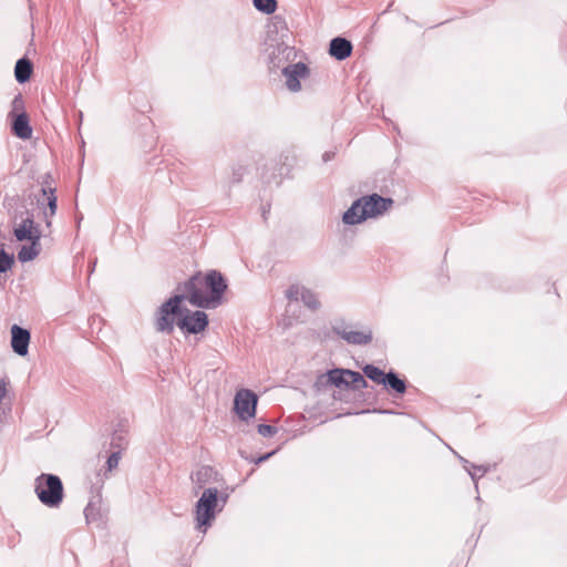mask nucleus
<instances>
[{"instance_id": "1", "label": "nucleus", "mask_w": 567, "mask_h": 567, "mask_svg": "<svg viewBox=\"0 0 567 567\" xmlns=\"http://www.w3.org/2000/svg\"><path fill=\"white\" fill-rule=\"evenodd\" d=\"M226 289V280L217 270H210L205 276L196 274L177 287L193 306L203 309H214L221 305Z\"/></svg>"}, {"instance_id": "2", "label": "nucleus", "mask_w": 567, "mask_h": 567, "mask_svg": "<svg viewBox=\"0 0 567 567\" xmlns=\"http://www.w3.org/2000/svg\"><path fill=\"white\" fill-rule=\"evenodd\" d=\"M393 204L391 198H384L378 194L362 196L354 200L348 208L342 220L347 225H357L368 218H374L384 214Z\"/></svg>"}, {"instance_id": "3", "label": "nucleus", "mask_w": 567, "mask_h": 567, "mask_svg": "<svg viewBox=\"0 0 567 567\" xmlns=\"http://www.w3.org/2000/svg\"><path fill=\"white\" fill-rule=\"evenodd\" d=\"M228 495H219L216 487L205 488L195 505L196 528L206 532L216 518V512L221 511L227 503Z\"/></svg>"}, {"instance_id": "4", "label": "nucleus", "mask_w": 567, "mask_h": 567, "mask_svg": "<svg viewBox=\"0 0 567 567\" xmlns=\"http://www.w3.org/2000/svg\"><path fill=\"white\" fill-rule=\"evenodd\" d=\"M34 492L39 501L50 508L59 507L64 497L62 481L54 474L39 475L34 481Z\"/></svg>"}, {"instance_id": "5", "label": "nucleus", "mask_w": 567, "mask_h": 567, "mask_svg": "<svg viewBox=\"0 0 567 567\" xmlns=\"http://www.w3.org/2000/svg\"><path fill=\"white\" fill-rule=\"evenodd\" d=\"M184 300H187L186 295L179 291V293L171 297L158 308L155 317V329L157 332L167 334L173 332L175 319L182 318L184 312L181 307Z\"/></svg>"}, {"instance_id": "6", "label": "nucleus", "mask_w": 567, "mask_h": 567, "mask_svg": "<svg viewBox=\"0 0 567 567\" xmlns=\"http://www.w3.org/2000/svg\"><path fill=\"white\" fill-rule=\"evenodd\" d=\"M12 233L18 241L42 237L40 226L34 221V213L25 207L18 208L11 216Z\"/></svg>"}, {"instance_id": "7", "label": "nucleus", "mask_w": 567, "mask_h": 567, "mask_svg": "<svg viewBox=\"0 0 567 567\" xmlns=\"http://www.w3.org/2000/svg\"><path fill=\"white\" fill-rule=\"evenodd\" d=\"M317 384L334 385L337 388H352L360 390L368 386L364 377L352 370L332 369L318 378Z\"/></svg>"}, {"instance_id": "8", "label": "nucleus", "mask_w": 567, "mask_h": 567, "mask_svg": "<svg viewBox=\"0 0 567 567\" xmlns=\"http://www.w3.org/2000/svg\"><path fill=\"white\" fill-rule=\"evenodd\" d=\"M265 52L271 71H282L284 66L292 64L297 58V51L289 42H279L278 44L266 42Z\"/></svg>"}, {"instance_id": "9", "label": "nucleus", "mask_w": 567, "mask_h": 567, "mask_svg": "<svg viewBox=\"0 0 567 567\" xmlns=\"http://www.w3.org/2000/svg\"><path fill=\"white\" fill-rule=\"evenodd\" d=\"M258 398L248 389L239 390L234 400V409L238 416L247 421L255 416Z\"/></svg>"}, {"instance_id": "10", "label": "nucleus", "mask_w": 567, "mask_h": 567, "mask_svg": "<svg viewBox=\"0 0 567 567\" xmlns=\"http://www.w3.org/2000/svg\"><path fill=\"white\" fill-rule=\"evenodd\" d=\"M182 318L178 319L177 326L185 332L196 334L206 329L208 326V317L204 311H189L183 309Z\"/></svg>"}, {"instance_id": "11", "label": "nucleus", "mask_w": 567, "mask_h": 567, "mask_svg": "<svg viewBox=\"0 0 567 567\" xmlns=\"http://www.w3.org/2000/svg\"><path fill=\"white\" fill-rule=\"evenodd\" d=\"M286 297L290 301H301L311 311L320 309L321 303L318 295L309 288L299 285H292L286 290Z\"/></svg>"}, {"instance_id": "12", "label": "nucleus", "mask_w": 567, "mask_h": 567, "mask_svg": "<svg viewBox=\"0 0 567 567\" xmlns=\"http://www.w3.org/2000/svg\"><path fill=\"white\" fill-rule=\"evenodd\" d=\"M286 79V86L290 92H299L301 90L300 80L309 76V68L302 63L297 62L287 64L281 71Z\"/></svg>"}, {"instance_id": "13", "label": "nucleus", "mask_w": 567, "mask_h": 567, "mask_svg": "<svg viewBox=\"0 0 567 567\" xmlns=\"http://www.w3.org/2000/svg\"><path fill=\"white\" fill-rule=\"evenodd\" d=\"M289 38L290 31L286 19L279 14L274 16L267 24L265 43L271 42L278 44L279 42H288Z\"/></svg>"}, {"instance_id": "14", "label": "nucleus", "mask_w": 567, "mask_h": 567, "mask_svg": "<svg viewBox=\"0 0 567 567\" xmlns=\"http://www.w3.org/2000/svg\"><path fill=\"white\" fill-rule=\"evenodd\" d=\"M333 331L350 344L364 346L372 341V330H349L347 327H333Z\"/></svg>"}, {"instance_id": "15", "label": "nucleus", "mask_w": 567, "mask_h": 567, "mask_svg": "<svg viewBox=\"0 0 567 567\" xmlns=\"http://www.w3.org/2000/svg\"><path fill=\"white\" fill-rule=\"evenodd\" d=\"M30 338V332L27 329L19 327L18 324L12 326L11 347L17 354L21 357L28 354Z\"/></svg>"}, {"instance_id": "16", "label": "nucleus", "mask_w": 567, "mask_h": 567, "mask_svg": "<svg viewBox=\"0 0 567 567\" xmlns=\"http://www.w3.org/2000/svg\"><path fill=\"white\" fill-rule=\"evenodd\" d=\"M54 188L48 186H43L41 188V198L39 197L37 200L39 204L43 205V202H47L48 210H43L45 224L48 227L51 226V217L55 215L58 209V198L54 194Z\"/></svg>"}, {"instance_id": "17", "label": "nucleus", "mask_w": 567, "mask_h": 567, "mask_svg": "<svg viewBox=\"0 0 567 567\" xmlns=\"http://www.w3.org/2000/svg\"><path fill=\"white\" fill-rule=\"evenodd\" d=\"M352 43L346 38L337 37L330 41L329 54L336 60L343 61L352 53Z\"/></svg>"}, {"instance_id": "18", "label": "nucleus", "mask_w": 567, "mask_h": 567, "mask_svg": "<svg viewBox=\"0 0 567 567\" xmlns=\"http://www.w3.org/2000/svg\"><path fill=\"white\" fill-rule=\"evenodd\" d=\"M12 133L22 140H28L32 135V127L29 122V116L25 112L19 113L13 117H10Z\"/></svg>"}, {"instance_id": "19", "label": "nucleus", "mask_w": 567, "mask_h": 567, "mask_svg": "<svg viewBox=\"0 0 567 567\" xmlns=\"http://www.w3.org/2000/svg\"><path fill=\"white\" fill-rule=\"evenodd\" d=\"M217 472L208 465L200 466L195 473L192 474L190 478L194 483V492L198 493V489L204 488L208 483L216 481Z\"/></svg>"}, {"instance_id": "20", "label": "nucleus", "mask_w": 567, "mask_h": 567, "mask_svg": "<svg viewBox=\"0 0 567 567\" xmlns=\"http://www.w3.org/2000/svg\"><path fill=\"white\" fill-rule=\"evenodd\" d=\"M86 524L102 523L101 495L93 496L84 508Z\"/></svg>"}, {"instance_id": "21", "label": "nucleus", "mask_w": 567, "mask_h": 567, "mask_svg": "<svg viewBox=\"0 0 567 567\" xmlns=\"http://www.w3.org/2000/svg\"><path fill=\"white\" fill-rule=\"evenodd\" d=\"M40 240L41 238L27 239L25 241H29L30 245H23L20 248L18 251V259L21 262H28L35 259L41 251Z\"/></svg>"}, {"instance_id": "22", "label": "nucleus", "mask_w": 567, "mask_h": 567, "mask_svg": "<svg viewBox=\"0 0 567 567\" xmlns=\"http://www.w3.org/2000/svg\"><path fill=\"white\" fill-rule=\"evenodd\" d=\"M33 72V64L28 58H21L16 62L14 76L17 82L23 84L28 82Z\"/></svg>"}, {"instance_id": "23", "label": "nucleus", "mask_w": 567, "mask_h": 567, "mask_svg": "<svg viewBox=\"0 0 567 567\" xmlns=\"http://www.w3.org/2000/svg\"><path fill=\"white\" fill-rule=\"evenodd\" d=\"M383 385L388 389L393 390L399 394H403L406 391V383L403 379L399 378V375L394 371H389L386 373Z\"/></svg>"}, {"instance_id": "24", "label": "nucleus", "mask_w": 567, "mask_h": 567, "mask_svg": "<svg viewBox=\"0 0 567 567\" xmlns=\"http://www.w3.org/2000/svg\"><path fill=\"white\" fill-rule=\"evenodd\" d=\"M363 373L364 375L370 379L371 381L378 383V384H382L383 385V382L385 380V377H386V373L383 372L381 369H379L378 367L373 365V364H367L363 367Z\"/></svg>"}, {"instance_id": "25", "label": "nucleus", "mask_w": 567, "mask_h": 567, "mask_svg": "<svg viewBox=\"0 0 567 567\" xmlns=\"http://www.w3.org/2000/svg\"><path fill=\"white\" fill-rule=\"evenodd\" d=\"M254 7L266 14H272L278 7L276 0H252Z\"/></svg>"}, {"instance_id": "26", "label": "nucleus", "mask_w": 567, "mask_h": 567, "mask_svg": "<svg viewBox=\"0 0 567 567\" xmlns=\"http://www.w3.org/2000/svg\"><path fill=\"white\" fill-rule=\"evenodd\" d=\"M120 458H121V452L120 451H116V452H113L109 457H107V461H106V470L104 471L103 473V478L101 480V483H103L104 478H107L109 477V473L112 472L114 468H116L118 466V462H120Z\"/></svg>"}, {"instance_id": "27", "label": "nucleus", "mask_w": 567, "mask_h": 567, "mask_svg": "<svg viewBox=\"0 0 567 567\" xmlns=\"http://www.w3.org/2000/svg\"><path fill=\"white\" fill-rule=\"evenodd\" d=\"M14 264L13 255L6 252L3 249H0V272H6L11 269Z\"/></svg>"}, {"instance_id": "28", "label": "nucleus", "mask_w": 567, "mask_h": 567, "mask_svg": "<svg viewBox=\"0 0 567 567\" xmlns=\"http://www.w3.org/2000/svg\"><path fill=\"white\" fill-rule=\"evenodd\" d=\"M25 112L24 111V101L21 94H18L13 97L11 102V111L9 113V117H13L14 115H18L19 113Z\"/></svg>"}, {"instance_id": "29", "label": "nucleus", "mask_w": 567, "mask_h": 567, "mask_svg": "<svg viewBox=\"0 0 567 567\" xmlns=\"http://www.w3.org/2000/svg\"><path fill=\"white\" fill-rule=\"evenodd\" d=\"M127 444L124 432L115 431L112 436L111 445L114 447L123 449Z\"/></svg>"}, {"instance_id": "30", "label": "nucleus", "mask_w": 567, "mask_h": 567, "mask_svg": "<svg viewBox=\"0 0 567 567\" xmlns=\"http://www.w3.org/2000/svg\"><path fill=\"white\" fill-rule=\"evenodd\" d=\"M257 430H258V433L264 437H270L274 434H276V432H277L276 427H274L272 425H268V424H259Z\"/></svg>"}, {"instance_id": "31", "label": "nucleus", "mask_w": 567, "mask_h": 567, "mask_svg": "<svg viewBox=\"0 0 567 567\" xmlns=\"http://www.w3.org/2000/svg\"><path fill=\"white\" fill-rule=\"evenodd\" d=\"M274 454H275V451L269 452V453H266V454H264V455H261V456H259L258 458L252 460V461H254L256 464H260V463H262V462L267 461V460H268L271 455H274Z\"/></svg>"}, {"instance_id": "32", "label": "nucleus", "mask_w": 567, "mask_h": 567, "mask_svg": "<svg viewBox=\"0 0 567 567\" xmlns=\"http://www.w3.org/2000/svg\"><path fill=\"white\" fill-rule=\"evenodd\" d=\"M472 468L481 471V476H483L487 472V468L484 466L472 465Z\"/></svg>"}, {"instance_id": "33", "label": "nucleus", "mask_w": 567, "mask_h": 567, "mask_svg": "<svg viewBox=\"0 0 567 567\" xmlns=\"http://www.w3.org/2000/svg\"><path fill=\"white\" fill-rule=\"evenodd\" d=\"M468 473L472 477V480L474 481L475 483V487L477 488V480H478V476L476 475V473L472 472L471 470H468Z\"/></svg>"}, {"instance_id": "34", "label": "nucleus", "mask_w": 567, "mask_h": 567, "mask_svg": "<svg viewBox=\"0 0 567 567\" xmlns=\"http://www.w3.org/2000/svg\"><path fill=\"white\" fill-rule=\"evenodd\" d=\"M333 154L332 153H329V152H326L322 156L323 161L324 162H328L332 158Z\"/></svg>"}, {"instance_id": "35", "label": "nucleus", "mask_w": 567, "mask_h": 567, "mask_svg": "<svg viewBox=\"0 0 567 567\" xmlns=\"http://www.w3.org/2000/svg\"><path fill=\"white\" fill-rule=\"evenodd\" d=\"M378 412H380V413H389V414L393 413V412H392V411H390V410H379Z\"/></svg>"}, {"instance_id": "36", "label": "nucleus", "mask_w": 567, "mask_h": 567, "mask_svg": "<svg viewBox=\"0 0 567 567\" xmlns=\"http://www.w3.org/2000/svg\"><path fill=\"white\" fill-rule=\"evenodd\" d=\"M234 176H235V181H236V182H239V181H240V175H238V174L234 173Z\"/></svg>"}]
</instances>
